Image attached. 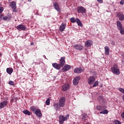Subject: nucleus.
Here are the masks:
<instances>
[{
  "instance_id": "nucleus-14",
  "label": "nucleus",
  "mask_w": 124,
  "mask_h": 124,
  "mask_svg": "<svg viewBox=\"0 0 124 124\" xmlns=\"http://www.w3.org/2000/svg\"><path fill=\"white\" fill-rule=\"evenodd\" d=\"M93 45V41L91 40H87L85 43V46L87 48H89V47H91Z\"/></svg>"
},
{
  "instance_id": "nucleus-22",
  "label": "nucleus",
  "mask_w": 124,
  "mask_h": 124,
  "mask_svg": "<svg viewBox=\"0 0 124 124\" xmlns=\"http://www.w3.org/2000/svg\"><path fill=\"white\" fill-rule=\"evenodd\" d=\"M105 53L107 55L110 54V48L108 46L105 47Z\"/></svg>"
},
{
  "instance_id": "nucleus-31",
  "label": "nucleus",
  "mask_w": 124,
  "mask_h": 124,
  "mask_svg": "<svg viewBox=\"0 0 124 124\" xmlns=\"http://www.w3.org/2000/svg\"><path fill=\"white\" fill-rule=\"evenodd\" d=\"M118 30L120 31L121 34L124 35V28L122 27L121 28H119Z\"/></svg>"
},
{
  "instance_id": "nucleus-21",
  "label": "nucleus",
  "mask_w": 124,
  "mask_h": 124,
  "mask_svg": "<svg viewBox=\"0 0 124 124\" xmlns=\"http://www.w3.org/2000/svg\"><path fill=\"white\" fill-rule=\"evenodd\" d=\"M10 6L12 9H16V2L13 1L10 3Z\"/></svg>"
},
{
  "instance_id": "nucleus-13",
  "label": "nucleus",
  "mask_w": 124,
  "mask_h": 124,
  "mask_svg": "<svg viewBox=\"0 0 124 124\" xmlns=\"http://www.w3.org/2000/svg\"><path fill=\"white\" fill-rule=\"evenodd\" d=\"M69 87H70V86L67 83L64 84L62 86V91L63 92H66V91L69 90Z\"/></svg>"
},
{
  "instance_id": "nucleus-50",
  "label": "nucleus",
  "mask_w": 124,
  "mask_h": 124,
  "mask_svg": "<svg viewBox=\"0 0 124 124\" xmlns=\"http://www.w3.org/2000/svg\"><path fill=\"white\" fill-rule=\"evenodd\" d=\"M123 57H124V54L123 55Z\"/></svg>"
},
{
  "instance_id": "nucleus-48",
  "label": "nucleus",
  "mask_w": 124,
  "mask_h": 124,
  "mask_svg": "<svg viewBox=\"0 0 124 124\" xmlns=\"http://www.w3.org/2000/svg\"><path fill=\"white\" fill-rule=\"evenodd\" d=\"M28 1H31V0H29Z\"/></svg>"
},
{
  "instance_id": "nucleus-19",
  "label": "nucleus",
  "mask_w": 124,
  "mask_h": 124,
  "mask_svg": "<svg viewBox=\"0 0 124 124\" xmlns=\"http://www.w3.org/2000/svg\"><path fill=\"white\" fill-rule=\"evenodd\" d=\"M71 66L68 64H66V65H65L63 67L62 70H63L65 72H66V71H68V70H69V69H71Z\"/></svg>"
},
{
  "instance_id": "nucleus-46",
  "label": "nucleus",
  "mask_w": 124,
  "mask_h": 124,
  "mask_svg": "<svg viewBox=\"0 0 124 124\" xmlns=\"http://www.w3.org/2000/svg\"><path fill=\"white\" fill-rule=\"evenodd\" d=\"M31 46H33V45H34V43L33 42H32V43H31Z\"/></svg>"
},
{
  "instance_id": "nucleus-45",
  "label": "nucleus",
  "mask_w": 124,
  "mask_h": 124,
  "mask_svg": "<svg viewBox=\"0 0 124 124\" xmlns=\"http://www.w3.org/2000/svg\"><path fill=\"white\" fill-rule=\"evenodd\" d=\"M13 12H17V10H16V9H13Z\"/></svg>"
},
{
  "instance_id": "nucleus-51",
  "label": "nucleus",
  "mask_w": 124,
  "mask_h": 124,
  "mask_svg": "<svg viewBox=\"0 0 124 124\" xmlns=\"http://www.w3.org/2000/svg\"><path fill=\"white\" fill-rule=\"evenodd\" d=\"M36 124H39V123H36Z\"/></svg>"
},
{
  "instance_id": "nucleus-40",
  "label": "nucleus",
  "mask_w": 124,
  "mask_h": 124,
  "mask_svg": "<svg viewBox=\"0 0 124 124\" xmlns=\"http://www.w3.org/2000/svg\"><path fill=\"white\" fill-rule=\"evenodd\" d=\"M120 4H121V5H124V0H121V1L120 2Z\"/></svg>"
},
{
  "instance_id": "nucleus-3",
  "label": "nucleus",
  "mask_w": 124,
  "mask_h": 124,
  "mask_svg": "<svg viewBox=\"0 0 124 124\" xmlns=\"http://www.w3.org/2000/svg\"><path fill=\"white\" fill-rule=\"evenodd\" d=\"M59 104L60 107H64L65 105V97L62 96L59 100Z\"/></svg>"
},
{
  "instance_id": "nucleus-20",
  "label": "nucleus",
  "mask_w": 124,
  "mask_h": 124,
  "mask_svg": "<svg viewBox=\"0 0 124 124\" xmlns=\"http://www.w3.org/2000/svg\"><path fill=\"white\" fill-rule=\"evenodd\" d=\"M96 109L98 111H102V110H104V109H106V107L105 106H97Z\"/></svg>"
},
{
  "instance_id": "nucleus-33",
  "label": "nucleus",
  "mask_w": 124,
  "mask_h": 124,
  "mask_svg": "<svg viewBox=\"0 0 124 124\" xmlns=\"http://www.w3.org/2000/svg\"><path fill=\"white\" fill-rule=\"evenodd\" d=\"M100 114H108V110L107 109H104V110L100 111Z\"/></svg>"
},
{
  "instance_id": "nucleus-12",
  "label": "nucleus",
  "mask_w": 124,
  "mask_h": 124,
  "mask_svg": "<svg viewBox=\"0 0 124 124\" xmlns=\"http://www.w3.org/2000/svg\"><path fill=\"white\" fill-rule=\"evenodd\" d=\"M117 16L119 18L120 21H124V15L122 13H117Z\"/></svg>"
},
{
  "instance_id": "nucleus-7",
  "label": "nucleus",
  "mask_w": 124,
  "mask_h": 124,
  "mask_svg": "<svg viewBox=\"0 0 124 124\" xmlns=\"http://www.w3.org/2000/svg\"><path fill=\"white\" fill-rule=\"evenodd\" d=\"M16 29L18 31H27V28L26 26L22 24H20L16 27Z\"/></svg>"
},
{
  "instance_id": "nucleus-41",
  "label": "nucleus",
  "mask_w": 124,
  "mask_h": 124,
  "mask_svg": "<svg viewBox=\"0 0 124 124\" xmlns=\"http://www.w3.org/2000/svg\"><path fill=\"white\" fill-rule=\"evenodd\" d=\"M98 2H99L100 3H102L103 2V0H97Z\"/></svg>"
},
{
  "instance_id": "nucleus-2",
  "label": "nucleus",
  "mask_w": 124,
  "mask_h": 124,
  "mask_svg": "<svg viewBox=\"0 0 124 124\" xmlns=\"http://www.w3.org/2000/svg\"><path fill=\"white\" fill-rule=\"evenodd\" d=\"M111 72L115 75H120V70H119V67L116 64H114L113 67L111 68Z\"/></svg>"
},
{
  "instance_id": "nucleus-26",
  "label": "nucleus",
  "mask_w": 124,
  "mask_h": 124,
  "mask_svg": "<svg viewBox=\"0 0 124 124\" xmlns=\"http://www.w3.org/2000/svg\"><path fill=\"white\" fill-rule=\"evenodd\" d=\"M117 27L118 30L119 29H121V28H123V24H122V23L120 21H117Z\"/></svg>"
},
{
  "instance_id": "nucleus-5",
  "label": "nucleus",
  "mask_w": 124,
  "mask_h": 124,
  "mask_svg": "<svg viewBox=\"0 0 124 124\" xmlns=\"http://www.w3.org/2000/svg\"><path fill=\"white\" fill-rule=\"evenodd\" d=\"M77 10H78V13L84 14V13H86V8H85L84 7L82 6H78L77 8Z\"/></svg>"
},
{
  "instance_id": "nucleus-47",
  "label": "nucleus",
  "mask_w": 124,
  "mask_h": 124,
  "mask_svg": "<svg viewBox=\"0 0 124 124\" xmlns=\"http://www.w3.org/2000/svg\"><path fill=\"white\" fill-rule=\"evenodd\" d=\"M122 98H123V100L124 101V95H123L122 96Z\"/></svg>"
},
{
  "instance_id": "nucleus-17",
  "label": "nucleus",
  "mask_w": 124,
  "mask_h": 124,
  "mask_svg": "<svg viewBox=\"0 0 124 124\" xmlns=\"http://www.w3.org/2000/svg\"><path fill=\"white\" fill-rule=\"evenodd\" d=\"M34 113L35 115H37L39 118H41V117H42V113H41V110H40V109H36Z\"/></svg>"
},
{
  "instance_id": "nucleus-39",
  "label": "nucleus",
  "mask_w": 124,
  "mask_h": 124,
  "mask_svg": "<svg viewBox=\"0 0 124 124\" xmlns=\"http://www.w3.org/2000/svg\"><path fill=\"white\" fill-rule=\"evenodd\" d=\"M4 9H3V8L2 7H0V14H1V13H2V12H3V10H4Z\"/></svg>"
},
{
  "instance_id": "nucleus-38",
  "label": "nucleus",
  "mask_w": 124,
  "mask_h": 124,
  "mask_svg": "<svg viewBox=\"0 0 124 124\" xmlns=\"http://www.w3.org/2000/svg\"><path fill=\"white\" fill-rule=\"evenodd\" d=\"M9 84L11 86H14V81L11 80L9 82Z\"/></svg>"
},
{
  "instance_id": "nucleus-16",
  "label": "nucleus",
  "mask_w": 124,
  "mask_h": 124,
  "mask_svg": "<svg viewBox=\"0 0 124 124\" xmlns=\"http://www.w3.org/2000/svg\"><path fill=\"white\" fill-rule=\"evenodd\" d=\"M8 103V102L7 101H4L3 102H1L0 103V109H2V108H4L6 105H7V104Z\"/></svg>"
},
{
  "instance_id": "nucleus-23",
  "label": "nucleus",
  "mask_w": 124,
  "mask_h": 124,
  "mask_svg": "<svg viewBox=\"0 0 124 124\" xmlns=\"http://www.w3.org/2000/svg\"><path fill=\"white\" fill-rule=\"evenodd\" d=\"M12 19V17L11 16H4L3 17V20L4 21H10Z\"/></svg>"
},
{
  "instance_id": "nucleus-15",
  "label": "nucleus",
  "mask_w": 124,
  "mask_h": 124,
  "mask_svg": "<svg viewBox=\"0 0 124 124\" xmlns=\"http://www.w3.org/2000/svg\"><path fill=\"white\" fill-rule=\"evenodd\" d=\"M52 64L53 67H54V68H55V69H57V70H60V69H61V68L62 67L60 64H58L56 62L53 63Z\"/></svg>"
},
{
  "instance_id": "nucleus-32",
  "label": "nucleus",
  "mask_w": 124,
  "mask_h": 124,
  "mask_svg": "<svg viewBox=\"0 0 124 124\" xmlns=\"http://www.w3.org/2000/svg\"><path fill=\"white\" fill-rule=\"evenodd\" d=\"M113 123L114 124H122V123H121V121L119 120H114Z\"/></svg>"
},
{
  "instance_id": "nucleus-1",
  "label": "nucleus",
  "mask_w": 124,
  "mask_h": 124,
  "mask_svg": "<svg viewBox=\"0 0 124 124\" xmlns=\"http://www.w3.org/2000/svg\"><path fill=\"white\" fill-rule=\"evenodd\" d=\"M69 118V114H67L65 117L62 115H60L59 117V122L60 124H63L64 121H67Z\"/></svg>"
},
{
  "instance_id": "nucleus-30",
  "label": "nucleus",
  "mask_w": 124,
  "mask_h": 124,
  "mask_svg": "<svg viewBox=\"0 0 124 124\" xmlns=\"http://www.w3.org/2000/svg\"><path fill=\"white\" fill-rule=\"evenodd\" d=\"M30 109L33 112V113H35L36 110V108L34 106H32L30 108Z\"/></svg>"
},
{
  "instance_id": "nucleus-42",
  "label": "nucleus",
  "mask_w": 124,
  "mask_h": 124,
  "mask_svg": "<svg viewBox=\"0 0 124 124\" xmlns=\"http://www.w3.org/2000/svg\"><path fill=\"white\" fill-rule=\"evenodd\" d=\"M2 18H3V15H0V19H1V20H2Z\"/></svg>"
},
{
  "instance_id": "nucleus-44",
  "label": "nucleus",
  "mask_w": 124,
  "mask_h": 124,
  "mask_svg": "<svg viewBox=\"0 0 124 124\" xmlns=\"http://www.w3.org/2000/svg\"><path fill=\"white\" fill-rule=\"evenodd\" d=\"M14 102H17V98H14Z\"/></svg>"
},
{
  "instance_id": "nucleus-29",
  "label": "nucleus",
  "mask_w": 124,
  "mask_h": 124,
  "mask_svg": "<svg viewBox=\"0 0 124 124\" xmlns=\"http://www.w3.org/2000/svg\"><path fill=\"white\" fill-rule=\"evenodd\" d=\"M23 113H24L25 115H28V116H31V113L30 111L28 110H25L23 111Z\"/></svg>"
},
{
  "instance_id": "nucleus-6",
  "label": "nucleus",
  "mask_w": 124,
  "mask_h": 124,
  "mask_svg": "<svg viewBox=\"0 0 124 124\" xmlns=\"http://www.w3.org/2000/svg\"><path fill=\"white\" fill-rule=\"evenodd\" d=\"M53 6L55 10H57L58 12H61V7H60V5H59V3L58 2H54Z\"/></svg>"
},
{
  "instance_id": "nucleus-27",
  "label": "nucleus",
  "mask_w": 124,
  "mask_h": 124,
  "mask_svg": "<svg viewBox=\"0 0 124 124\" xmlns=\"http://www.w3.org/2000/svg\"><path fill=\"white\" fill-rule=\"evenodd\" d=\"M88 115L86 114H84L82 117V120L84 121V122H87L88 121Z\"/></svg>"
},
{
  "instance_id": "nucleus-9",
  "label": "nucleus",
  "mask_w": 124,
  "mask_h": 124,
  "mask_svg": "<svg viewBox=\"0 0 124 124\" xmlns=\"http://www.w3.org/2000/svg\"><path fill=\"white\" fill-rule=\"evenodd\" d=\"M80 79H81V78L80 77H75L73 80V84L75 86H77V85H78V84H79V80Z\"/></svg>"
},
{
  "instance_id": "nucleus-35",
  "label": "nucleus",
  "mask_w": 124,
  "mask_h": 124,
  "mask_svg": "<svg viewBox=\"0 0 124 124\" xmlns=\"http://www.w3.org/2000/svg\"><path fill=\"white\" fill-rule=\"evenodd\" d=\"M118 91H119V92L120 93H122L124 94V89H123L122 88H119Z\"/></svg>"
},
{
  "instance_id": "nucleus-49",
  "label": "nucleus",
  "mask_w": 124,
  "mask_h": 124,
  "mask_svg": "<svg viewBox=\"0 0 124 124\" xmlns=\"http://www.w3.org/2000/svg\"><path fill=\"white\" fill-rule=\"evenodd\" d=\"M0 56H1V53H0Z\"/></svg>"
},
{
  "instance_id": "nucleus-34",
  "label": "nucleus",
  "mask_w": 124,
  "mask_h": 124,
  "mask_svg": "<svg viewBox=\"0 0 124 124\" xmlns=\"http://www.w3.org/2000/svg\"><path fill=\"white\" fill-rule=\"evenodd\" d=\"M70 21L72 23H76V22H77V19H75V18L72 17L70 18Z\"/></svg>"
},
{
  "instance_id": "nucleus-4",
  "label": "nucleus",
  "mask_w": 124,
  "mask_h": 124,
  "mask_svg": "<svg viewBox=\"0 0 124 124\" xmlns=\"http://www.w3.org/2000/svg\"><path fill=\"white\" fill-rule=\"evenodd\" d=\"M73 48L78 51H82V50H84V46L81 44H77L73 46Z\"/></svg>"
},
{
  "instance_id": "nucleus-18",
  "label": "nucleus",
  "mask_w": 124,
  "mask_h": 124,
  "mask_svg": "<svg viewBox=\"0 0 124 124\" xmlns=\"http://www.w3.org/2000/svg\"><path fill=\"white\" fill-rule=\"evenodd\" d=\"M75 73H82L83 72V69L81 67H77L74 69Z\"/></svg>"
},
{
  "instance_id": "nucleus-36",
  "label": "nucleus",
  "mask_w": 124,
  "mask_h": 124,
  "mask_svg": "<svg viewBox=\"0 0 124 124\" xmlns=\"http://www.w3.org/2000/svg\"><path fill=\"white\" fill-rule=\"evenodd\" d=\"M46 104L50 105V99L48 98L46 101Z\"/></svg>"
},
{
  "instance_id": "nucleus-24",
  "label": "nucleus",
  "mask_w": 124,
  "mask_h": 124,
  "mask_svg": "<svg viewBox=\"0 0 124 124\" xmlns=\"http://www.w3.org/2000/svg\"><path fill=\"white\" fill-rule=\"evenodd\" d=\"M6 71L8 74L11 75L13 72V69L12 68H7L6 69Z\"/></svg>"
},
{
  "instance_id": "nucleus-10",
  "label": "nucleus",
  "mask_w": 124,
  "mask_h": 124,
  "mask_svg": "<svg viewBox=\"0 0 124 124\" xmlns=\"http://www.w3.org/2000/svg\"><path fill=\"white\" fill-rule=\"evenodd\" d=\"M64 63H65V57H62L60 60L59 64L61 67H63V65H64Z\"/></svg>"
},
{
  "instance_id": "nucleus-25",
  "label": "nucleus",
  "mask_w": 124,
  "mask_h": 124,
  "mask_svg": "<svg viewBox=\"0 0 124 124\" xmlns=\"http://www.w3.org/2000/svg\"><path fill=\"white\" fill-rule=\"evenodd\" d=\"M77 24L79 26V27H81V28H83V23L81 22V20L79 19V18H77Z\"/></svg>"
},
{
  "instance_id": "nucleus-43",
  "label": "nucleus",
  "mask_w": 124,
  "mask_h": 124,
  "mask_svg": "<svg viewBox=\"0 0 124 124\" xmlns=\"http://www.w3.org/2000/svg\"><path fill=\"white\" fill-rule=\"evenodd\" d=\"M11 102H12V103H13V102H14V98H12L11 100Z\"/></svg>"
},
{
  "instance_id": "nucleus-37",
  "label": "nucleus",
  "mask_w": 124,
  "mask_h": 124,
  "mask_svg": "<svg viewBox=\"0 0 124 124\" xmlns=\"http://www.w3.org/2000/svg\"><path fill=\"white\" fill-rule=\"evenodd\" d=\"M98 82L97 81H95L94 83L93 87V88H94V87H97L98 86Z\"/></svg>"
},
{
  "instance_id": "nucleus-28",
  "label": "nucleus",
  "mask_w": 124,
  "mask_h": 124,
  "mask_svg": "<svg viewBox=\"0 0 124 124\" xmlns=\"http://www.w3.org/2000/svg\"><path fill=\"white\" fill-rule=\"evenodd\" d=\"M53 106L55 107V108L57 110H58V109L60 108V107H61V106H60V104L57 102H55L54 103Z\"/></svg>"
},
{
  "instance_id": "nucleus-8",
  "label": "nucleus",
  "mask_w": 124,
  "mask_h": 124,
  "mask_svg": "<svg viewBox=\"0 0 124 124\" xmlns=\"http://www.w3.org/2000/svg\"><path fill=\"white\" fill-rule=\"evenodd\" d=\"M95 81V78L93 76H90L88 79V83L89 85H93Z\"/></svg>"
},
{
  "instance_id": "nucleus-11",
  "label": "nucleus",
  "mask_w": 124,
  "mask_h": 124,
  "mask_svg": "<svg viewBox=\"0 0 124 124\" xmlns=\"http://www.w3.org/2000/svg\"><path fill=\"white\" fill-rule=\"evenodd\" d=\"M66 28V24L62 23L59 27L60 31H61V32L64 31Z\"/></svg>"
}]
</instances>
